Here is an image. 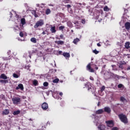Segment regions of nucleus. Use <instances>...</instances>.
<instances>
[{
	"label": "nucleus",
	"mask_w": 130,
	"mask_h": 130,
	"mask_svg": "<svg viewBox=\"0 0 130 130\" xmlns=\"http://www.w3.org/2000/svg\"><path fill=\"white\" fill-rule=\"evenodd\" d=\"M3 59L4 60H9V58L5 57H3Z\"/></svg>",
	"instance_id": "45"
},
{
	"label": "nucleus",
	"mask_w": 130,
	"mask_h": 130,
	"mask_svg": "<svg viewBox=\"0 0 130 130\" xmlns=\"http://www.w3.org/2000/svg\"><path fill=\"white\" fill-rule=\"evenodd\" d=\"M0 79H3V80H7L8 79V77L6 76V74H2L0 76Z\"/></svg>",
	"instance_id": "14"
},
{
	"label": "nucleus",
	"mask_w": 130,
	"mask_h": 130,
	"mask_svg": "<svg viewBox=\"0 0 130 130\" xmlns=\"http://www.w3.org/2000/svg\"><path fill=\"white\" fill-rule=\"evenodd\" d=\"M50 31L51 33H56V29H55V26H53L51 25Z\"/></svg>",
	"instance_id": "12"
},
{
	"label": "nucleus",
	"mask_w": 130,
	"mask_h": 130,
	"mask_svg": "<svg viewBox=\"0 0 130 130\" xmlns=\"http://www.w3.org/2000/svg\"><path fill=\"white\" fill-rule=\"evenodd\" d=\"M118 117L121 122L125 124L128 123V120L127 119V117H126V115L123 114H120L118 115Z\"/></svg>",
	"instance_id": "2"
},
{
	"label": "nucleus",
	"mask_w": 130,
	"mask_h": 130,
	"mask_svg": "<svg viewBox=\"0 0 130 130\" xmlns=\"http://www.w3.org/2000/svg\"><path fill=\"white\" fill-rule=\"evenodd\" d=\"M85 87L87 88V91L90 93H92L95 97H97L96 94V87L93 86L90 82H87L84 84Z\"/></svg>",
	"instance_id": "1"
},
{
	"label": "nucleus",
	"mask_w": 130,
	"mask_h": 130,
	"mask_svg": "<svg viewBox=\"0 0 130 130\" xmlns=\"http://www.w3.org/2000/svg\"><path fill=\"white\" fill-rule=\"evenodd\" d=\"M10 113V110L5 109L3 111L2 114L3 115H8Z\"/></svg>",
	"instance_id": "9"
},
{
	"label": "nucleus",
	"mask_w": 130,
	"mask_h": 130,
	"mask_svg": "<svg viewBox=\"0 0 130 130\" xmlns=\"http://www.w3.org/2000/svg\"><path fill=\"white\" fill-rule=\"evenodd\" d=\"M28 120H29V121H33V119L30 118V119H28Z\"/></svg>",
	"instance_id": "57"
},
{
	"label": "nucleus",
	"mask_w": 130,
	"mask_h": 130,
	"mask_svg": "<svg viewBox=\"0 0 130 130\" xmlns=\"http://www.w3.org/2000/svg\"><path fill=\"white\" fill-rule=\"evenodd\" d=\"M32 84L34 85H35V86H38L39 83H38V81H37V80H34L32 81Z\"/></svg>",
	"instance_id": "20"
},
{
	"label": "nucleus",
	"mask_w": 130,
	"mask_h": 130,
	"mask_svg": "<svg viewBox=\"0 0 130 130\" xmlns=\"http://www.w3.org/2000/svg\"><path fill=\"white\" fill-rule=\"evenodd\" d=\"M34 16L35 17V18H38V15H37L36 13Z\"/></svg>",
	"instance_id": "49"
},
{
	"label": "nucleus",
	"mask_w": 130,
	"mask_h": 130,
	"mask_svg": "<svg viewBox=\"0 0 130 130\" xmlns=\"http://www.w3.org/2000/svg\"><path fill=\"white\" fill-rule=\"evenodd\" d=\"M59 95H60V96H62V95H63L62 92H59Z\"/></svg>",
	"instance_id": "56"
},
{
	"label": "nucleus",
	"mask_w": 130,
	"mask_h": 130,
	"mask_svg": "<svg viewBox=\"0 0 130 130\" xmlns=\"http://www.w3.org/2000/svg\"><path fill=\"white\" fill-rule=\"evenodd\" d=\"M42 34L43 35H45V34H46V32H45V31H43L42 33Z\"/></svg>",
	"instance_id": "54"
},
{
	"label": "nucleus",
	"mask_w": 130,
	"mask_h": 130,
	"mask_svg": "<svg viewBox=\"0 0 130 130\" xmlns=\"http://www.w3.org/2000/svg\"><path fill=\"white\" fill-rule=\"evenodd\" d=\"M20 22H21V24L23 27V25H25V24H26V19L24 18H21Z\"/></svg>",
	"instance_id": "16"
},
{
	"label": "nucleus",
	"mask_w": 130,
	"mask_h": 130,
	"mask_svg": "<svg viewBox=\"0 0 130 130\" xmlns=\"http://www.w3.org/2000/svg\"><path fill=\"white\" fill-rule=\"evenodd\" d=\"M59 81V79H58V78H56L53 81V83H58Z\"/></svg>",
	"instance_id": "33"
},
{
	"label": "nucleus",
	"mask_w": 130,
	"mask_h": 130,
	"mask_svg": "<svg viewBox=\"0 0 130 130\" xmlns=\"http://www.w3.org/2000/svg\"><path fill=\"white\" fill-rule=\"evenodd\" d=\"M106 123L107 126L108 127H113L114 126V122H113V120L106 121Z\"/></svg>",
	"instance_id": "5"
},
{
	"label": "nucleus",
	"mask_w": 130,
	"mask_h": 130,
	"mask_svg": "<svg viewBox=\"0 0 130 130\" xmlns=\"http://www.w3.org/2000/svg\"><path fill=\"white\" fill-rule=\"evenodd\" d=\"M81 23L82 24H85V23H86V20L85 19H82V20H81Z\"/></svg>",
	"instance_id": "43"
},
{
	"label": "nucleus",
	"mask_w": 130,
	"mask_h": 130,
	"mask_svg": "<svg viewBox=\"0 0 130 130\" xmlns=\"http://www.w3.org/2000/svg\"><path fill=\"white\" fill-rule=\"evenodd\" d=\"M36 13V11L35 10H34L31 12V14L34 15H35Z\"/></svg>",
	"instance_id": "44"
},
{
	"label": "nucleus",
	"mask_w": 130,
	"mask_h": 130,
	"mask_svg": "<svg viewBox=\"0 0 130 130\" xmlns=\"http://www.w3.org/2000/svg\"><path fill=\"white\" fill-rule=\"evenodd\" d=\"M51 13V10H50V9L47 8L46 10L45 14L46 15H49V14Z\"/></svg>",
	"instance_id": "19"
},
{
	"label": "nucleus",
	"mask_w": 130,
	"mask_h": 130,
	"mask_svg": "<svg viewBox=\"0 0 130 130\" xmlns=\"http://www.w3.org/2000/svg\"><path fill=\"white\" fill-rule=\"evenodd\" d=\"M55 43L57 45H63L64 44V42L62 41H55Z\"/></svg>",
	"instance_id": "10"
},
{
	"label": "nucleus",
	"mask_w": 130,
	"mask_h": 130,
	"mask_svg": "<svg viewBox=\"0 0 130 130\" xmlns=\"http://www.w3.org/2000/svg\"><path fill=\"white\" fill-rule=\"evenodd\" d=\"M56 39H59H59H59V38H58V37H56Z\"/></svg>",
	"instance_id": "63"
},
{
	"label": "nucleus",
	"mask_w": 130,
	"mask_h": 130,
	"mask_svg": "<svg viewBox=\"0 0 130 130\" xmlns=\"http://www.w3.org/2000/svg\"><path fill=\"white\" fill-rule=\"evenodd\" d=\"M63 3H64V4H69L70 3V0H64Z\"/></svg>",
	"instance_id": "40"
},
{
	"label": "nucleus",
	"mask_w": 130,
	"mask_h": 130,
	"mask_svg": "<svg viewBox=\"0 0 130 130\" xmlns=\"http://www.w3.org/2000/svg\"><path fill=\"white\" fill-rule=\"evenodd\" d=\"M21 90V91H23L24 90V85H23L22 84H18V86L16 87V90Z\"/></svg>",
	"instance_id": "8"
},
{
	"label": "nucleus",
	"mask_w": 130,
	"mask_h": 130,
	"mask_svg": "<svg viewBox=\"0 0 130 130\" xmlns=\"http://www.w3.org/2000/svg\"><path fill=\"white\" fill-rule=\"evenodd\" d=\"M44 25V21L41 19L37 22L36 24L34 25V28H38L39 27H42Z\"/></svg>",
	"instance_id": "3"
},
{
	"label": "nucleus",
	"mask_w": 130,
	"mask_h": 130,
	"mask_svg": "<svg viewBox=\"0 0 130 130\" xmlns=\"http://www.w3.org/2000/svg\"><path fill=\"white\" fill-rule=\"evenodd\" d=\"M13 77L15 78L16 79H18V78H19V75H18V74H13Z\"/></svg>",
	"instance_id": "31"
},
{
	"label": "nucleus",
	"mask_w": 130,
	"mask_h": 130,
	"mask_svg": "<svg viewBox=\"0 0 130 130\" xmlns=\"http://www.w3.org/2000/svg\"><path fill=\"white\" fill-rule=\"evenodd\" d=\"M60 38H61V39H63V35H60Z\"/></svg>",
	"instance_id": "48"
},
{
	"label": "nucleus",
	"mask_w": 130,
	"mask_h": 130,
	"mask_svg": "<svg viewBox=\"0 0 130 130\" xmlns=\"http://www.w3.org/2000/svg\"><path fill=\"white\" fill-rule=\"evenodd\" d=\"M65 7H66V8L68 9V10H69V9H70L71 8H72V6H71V5H67Z\"/></svg>",
	"instance_id": "38"
},
{
	"label": "nucleus",
	"mask_w": 130,
	"mask_h": 130,
	"mask_svg": "<svg viewBox=\"0 0 130 130\" xmlns=\"http://www.w3.org/2000/svg\"><path fill=\"white\" fill-rule=\"evenodd\" d=\"M41 6H45V4H43V3H42V4H41Z\"/></svg>",
	"instance_id": "59"
},
{
	"label": "nucleus",
	"mask_w": 130,
	"mask_h": 130,
	"mask_svg": "<svg viewBox=\"0 0 130 130\" xmlns=\"http://www.w3.org/2000/svg\"><path fill=\"white\" fill-rule=\"evenodd\" d=\"M97 46H98L99 47H100V46H101V44H100V43H98Z\"/></svg>",
	"instance_id": "52"
},
{
	"label": "nucleus",
	"mask_w": 130,
	"mask_h": 130,
	"mask_svg": "<svg viewBox=\"0 0 130 130\" xmlns=\"http://www.w3.org/2000/svg\"><path fill=\"white\" fill-rule=\"evenodd\" d=\"M86 70L89 71L90 73H94V69L91 67V64L89 63L86 67Z\"/></svg>",
	"instance_id": "7"
},
{
	"label": "nucleus",
	"mask_w": 130,
	"mask_h": 130,
	"mask_svg": "<svg viewBox=\"0 0 130 130\" xmlns=\"http://www.w3.org/2000/svg\"><path fill=\"white\" fill-rule=\"evenodd\" d=\"M19 36L20 37H24V34H23V32L20 31L19 33Z\"/></svg>",
	"instance_id": "39"
},
{
	"label": "nucleus",
	"mask_w": 130,
	"mask_h": 130,
	"mask_svg": "<svg viewBox=\"0 0 130 130\" xmlns=\"http://www.w3.org/2000/svg\"><path fill=\"white\" fill-rule=\"evenodd\" d=\"M120 64L123 66V64H126V62H125L124 61H121L120 62Z\"/></svg>",
	"instance_id": "36"
},
{
	"label": "nucleus",
	"mask_w": 130,
	"mask_h": 130,
	"mask_svg": "<svg viewBox=\"0 0 130 130\" xmlns=\"http://www.w3.org/2000/svg\"><path fill=\"white\" fill-rule=\"evenodd\" d=\"M103 112H104V111H103V109H99L96 111V114H102Z\"/></svg>",
	"instance_id": "18"
},
{
	"label": "nucleus",
	"mask_w": 130,
	"mask_h": 130,
	"mask_svg": "<svg viewBox=\"0 0 130 130\" xmlns=\"http://www.w3.org/2000/svg\"><path fill=\"white\" fill-rule=\"evenodd\" d=\"M74 24H79V22L78 21H76Z\"/></svg>",
	"instance_id": "60"
},
{
	"label": "nucleus",
	"mask_w": 130,
	"mask_h": 130,
	"mask_svg": "<svg viewBox=\"0 0 130 130\" xmlns=\"http://www.w3.org/2000/svg\"><path fill=\"white\" fill-rule=\"evenodd\" d=\"M92 52L95 54H98V53H99V51H97L96 49H94L92 51Z\"/></svg>",
	"instance_id": "29"
},
{
	"label": "nucleus",
	"mask_w": 130,
	"mask_h": 130,
	"mask_svg": "<svg viewBox=\"0 0 130 130\" xmlns=\"http://www.w3.org/2000/svg\"><path fill=\"white\" fill-rule=\"evenodd\" d=\"M62 55H63V56L64 57H70L71 56V55L70 54V53H68V52H64L62 54Z\"/></svg>",
	"instance_id": "17"
},
{
	"label": "nucleus",
	"mask_w": 130,
	"mask_h": 130,
	"mask_svg": "<svg viewBox=\"0 0 130 130\" xmlns=\"http://www.w3.org/2000/svg\"><path fill=\"white\" fill-rule=\"evenodd\" d=\"M89 79L91 80V81H94V78H93L92 76H90Z\"/></svg>",
	"instance_id": "46"
},
{
	"label": "nucleus",
	"mask_w": 130,
	"mask_h": 130,
	"mask_svg": "<svg viewBox=\"0 0 130 130\" xmlns=\"http://www.w3.org/2000/svg\"><path fill=\"white\" fill-rule=\"evenodd\" d=\"M79 41H80V40L79 38H77L73 40V42L74 44H77Z\"/></svg>",
	"instance_id": "22"
},
{
	"label": "nucleus",
	"mask_w": 130,
	"mask_h": 130,
	"mask_svg": "<svg viewBox=\"0 0 130 130\" xmlns=\"http://www.w3.org/2000/svg\"><path fill=\"white\" fill-rule=\"evenodd\" d=\"M100 104H101V102H99L98 103V106H100Z\"/></svg>",
	"instance_id": "53"
},
{
	"label": "nucleus",
	"mask_w": 130,
	"mask_h": 130,
	"mask_svg": "<svg viewBox=\"0 0 130 130\" xmlns=\"http://www.w3.org/2000/svg\"><path fill=\"white\" fill-rule=\"evenodd\" d=\"M37 7H38V8H41V9H42V8H43V6H40V4H37Z\"/></svg>",
	"instance_id": "42"
},
{
	"label": "nucleus",
	"mask_w": 130,
	"mask_h": 130,
	"mask_svg": "<svg viewBox=\"0 0 130 130\" xmlns=\"http://www.w3.org/2000/svg\"><path fill=\"white\" fill-rule=\"evenodd\" d=\"M0 82L2 83V84H7V83H9V81L6 80V79L0 80Z\"/></svg>",
	"instance_id": "23"
},
{
	"label": "nucleus",
	"mask_w": 130,
	"mask_h": 130,
	"mask_svg": "<svg viewBox=\"0 0 130 130\" xmlns=\"http://www.w3.org/2000/svg\"><path fill=\"white\" fill-rule=\"evenodd\" d=\"M119 69H122V68H123V67L122 66V65L121 64H120L119 66Z\"/></svg>",
	"instance_id": "47"
},
{
	"label": "nucleus",
	"mask_w": 130,
	"mask_h": 130,
	"mask_svg": "<svg viewBox=\"0 0 130 130\" xmlns=\"http://www.w3.org/2000/svg\"><path fill=\"white\" fill-rule=\"evenodd\" d=\"M62 53V51H58V54H61Z\"/></svg>",
	"instance_id": "51"
},
{
	"label": "nucleus",
	"mask_w": 130,
	"mask_h": 130,
	"mask_svg": "<svg viewBox=\"0 0 130 130\" xmlns=\"http://www.w3.org/2000/svg\"><path fill=\"white\" fill-rule=\"evenodd\" d=\"M43 85H44V87H47V86H48V82H44Z\"/></svg>",
	"instance_id": "35"
},
{
	"label": "nucleus",
	"mask_w": 130,
	"mask_h": 130,
	"mask_svg": "<svg viewBox=\"0 0 130 130\" xmlns=\"http://www.w3.org/2000/svg\"><path fill=\"white\" fill-rule=\"evenodd\" d=\"M126 100L125 98L123 96H121L120 98V101H121V102H124Z\"/></svg>",
	"instance_id": "26"
},
{
	"label": "nucleus",
	"mask_w": 130,
	"mask_h": 130,
	"mask_svg": "<svg viewBox=\"0 0 130 130\" xmlns=\"http://www.w3.org/2000/svg\"><path fill=\"white\" fill-rule=\"evenodd\" d=\"M80 80H81L82 81H84V78L83 77L80 78Z\"/></svg>",
	"instance_id": "58"
},
{
	"label": "nucleus",
	"mask_w": 130,
	"mask_h": 130,
	"mask_svg": "<svg viewBox=\"0 0 130 130\" xmlns=\"http://www.w3.org/2000/svg\"><path fill=\"white\" fill-rule=\"evenodd\" d=\"M29 68H30V66H29V65L25 66V69H27V70L29 69Z\"/></svg>",
	"instance_id": "50"
},
{
	"label": "nucleus",
	"mask_w": 130,
	"mask_h": 130,
	"mask_svg": "<svg viewBox=\"0 0 130 130\" xmlns=\"http://www.w3.org/2000/svg\"><path fill=\"white\" fill-rule=\"evenodd\" d=\"M123 87V84H119V85H118V89H121V88H122Z\"/></svg>",
	"instance_id": "32"
},
{
	"label": "nucleus",
	"mask_w": 130,
	"mask_h": 130,
	"mask_svg": "<svg viewBox=\"0 0 130 130\" xmlns=\"http://www.w3.org/2000/svg\"><path fill=\"white\" fill-rule=\"evenodd\" d=\"M42 108L43 110H47L48 109V104L44 102L42 104Z\"/></svg>",
	"instance_id": "6"
},
{
	"label": "nucleus",
	"mask_w": 130,
	"mask_h": 130,
	"mask_svg": "<svg viewBox=\"0 0 130 130\" xmlns=\"http://www.w3.org/2000/svg\"><path fill=\"white\" fill-rule=\"evenodd\" d=\"M104 90H105V86H102V87L101 88V92H103V91H104Z\"/></svg>",
	"instance_id": "34"
},
{
	"label": "nucleus",
	"mask_w": 130,
	"mask_h": 130,
	"mask_svg": "<svg viewBox=\"0 0 130 130\" xmlns=\"http://www.w3.org/2000/svg\"><path fill=\"white\" fill-rule=\"evenodd\" d=\"M67 25L68 27H70V28H73V23L71 21H68L67 22Z\"/></svg>",
	"instance_id": "24"
},
{
	"label": "nucleus",
	"mask_w": 130,
	"mask_h": 130,
	"mask_svg": "<svg viewBox=\"0 0 130 130\" xmlns=\"http://www.w3.org/2000/svg\"><path fill=\"white\" fill-rule=\"evenodd\" d=\"M63 29H64V26H60L59 27V30H60V31H63Z\"/></svg>",
	"instance_id": "28"
},
{
	"label": "nucleus",
	"mask_w": 130,
	"mask_h": 130,
	"mask_svg": "<svg viewBox=\"0 0 130 130\" xmlns=\"http://www.w3.org/2000/svg\"><path fill=\"white\" fill-rule=\"evenodd\" d=\"M104 11H105V12H109V8H108V7L107 6H105L104 8Z\"/></svg>",
	"instance_id": "27"
},
{
	"label": "nucleus",
	"mask_w": 130,
	"mask_h": 130,
	"mask_svg": "<svg viewBox=\"0 0 130 130\" xmlns=\"http://www.w3.org/2000/svg\"><path fill=\"white\" fill-rule=\"evenodd\" d=\"M130 43L129 42H126L125 43V48H126V49H129L130 48Z\"/></svg>",
	"instance_id": "15"
},
{
	"label": "nucleus",
	"mask_w": 130,
	"mask_h": 130,
	"mask_svg": "<svg viewBox=\"0 0 130 130\" xmlns=\"http://www.w3.org/2000/svg\"><path fill=\"white\" fill-rule=\"evenodd\" d=\"M71 31L72 33H74V30L72 29V30H71Z\"/></svg>",
	"instance_id": "61"
},
{
	"label": "nucleus",
	"mask_w": 130,
	"mask_h": 130,
	"mask_svg": "<svg viewBox=\"0 0 130 130\" xmlns=\"http://www.w3.org/2000/svg\"><path fill=\"white\" fill-rule=\"evenodd\" d=\"M30 41L32 42V43H37V41L36 40V38H32L30 39Z\"/></svg>",
	"instance_id": "25"
},
{
	"label": "nucleus",
	"mask_w": 130,
	"mask_h": 130,
	"mask_svg": "<svg viewBox=\"0 0 130 130\" xmlns=\"http://www.w3.org/2000/svg\"><path fill=\"white\" fill-rule=\"evenodd\" d=\"M104 111L107 113H110V112H111V109L108 107H106L104 108Z\"/></svg>",
	"instance_id": "11"
},
{
	"label": "nucleus",
	"mask_w": 130,
	"mask_h": 130,
	"mask_svg": "<svg viewBox=\"0 0 130 130\" xmlns=\"http://www.w3.org/2000/svg\"><path fill=\"white\" fill-rule=\"evenodd\" d=\"M16 18H19V15H16Z\"/></svg>",
	"instance_id": "62"
},
{
	"label": "nucleus",
	"mask_w": 130,
	"mask_h": 130,
	"mask_svg": "<svg viewBox=\"0 0 130 130\" xmlns=\"http://www.w3.org/2000/svg\"><path fill=\"white\" fill-rule=\"evenodd\" d=\"M21 113V111L20 110H17L14 111L13 113V115H18V114H20Z\"/></svg>",
	"instance_id": "21"
},
{
	"label": "nucleus",
	"mask_w": 130,
	"mask_h": 130,
	"mask_svg": "<svg viewBox=\"0 0 130 130\" xmlns=\"http://www.w3.org/2000/svg\"><path fill=\"white\" fill-rule=\"evenodd\" d=\"M112 130H118V128L116 126H115L112 128Z\"/></svg>",
	"instance_id": "41"
},
{
	"label": "nucleus",
	"mask_w": 130,
	"mask_h": 130,
	"mask_svg": "<svg viewBox=\"0 0 130 130\" xmlns=\"http://www.w3.org/2000/svg\"><path fill=\"white\" fill-rule=\"evenodd\" d=\"M12 101H13V104L17 105L19 104L20 102H21V99L20 98H13L12 99Z\"/></svg>",
	"instance_id": "4"
},
{
	"label": "nucleus",
	"mask_w": 130,
	"mask_h": 130,
	"mask_svg": "<svg viewBox=\"0 0 130 130\" xmlns=\"http://www.w3.org/2000/svg\"><path fill=\"white\" fill-rule=\"evenodd\" d=\"M95 70H98V67H96Z\"/></svg>",
	"instance_id": "64"
},
{
	"label": "nucleus",
	"mask_w": 130,
	"mask_h": 130,
	"mask_svg": "<svg viewBox=\"0 0 130 130\" xmlns=\"http://www.w3.org/2000/svg\"><path fill=\"white\" fill-rule=\"evenodd\" d=\"M68 11L70 14H72L73 13V9H72V8H70L68 9Z\"/></svg>",
	"instance_id": "30"
},
{
	"label": "nucleus",
	"mask_w": 130,
	"mask_h": 130,
	"mask_svg": "<svg viewBox=\"0 0 130 130\" xmlns=\"http://www.w3.org/2000/svg\"><path fill=\"white\" fill-rule=\"evenodd\" d=\"M98 128L99 130H103V129H102V125L98 126Z\"/></svg>",
	"instance_id": "37"
},
{
	"label": "nucleus",
	"mask_w": 130,
	"mask_h": 130,
	"mask_svg": "<svg viewBox=\"0 0 130 130\" xmlns=\"http://www.w3.org/2000/svg\"><path fill=\"white\" fill-rule=\"evenodd\" d=\"M125 27L126 30H129L130 29V22H126L125 23Z\"/></svg>",
	"instance_id": "13"
},
{
	"label": "nucleus",
	"mask_w": 130,
	"mask_h": 130,
	"mask_svg": "<svg viewBox=\"0 0 130 130\" xmlns=\"http://www.w3.org/2000/svg\"><path fill=\"white\" fill-rule=\"evenodd\" d=\"M130 70V66H129L127 68V71H129Z\"/></svg>",
	"instance_id": "55"
}]
</instances>
